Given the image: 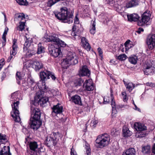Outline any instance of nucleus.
I'll list each match as a JSON object with an SVG mask.
<instances>
[{"instance_id": "58", "label": "nucleus", "mask_w": 155, "mask_h": 155, "mask_svg": "<svg viewBox=\"0 0 155 155\" xmlns=\"http://www.w3.org/2000/svg\"><path fill=\"white\" fill-rule=\"evenodd\" d=\"M35 54V53L33 52H30L29 53V52H28V53H27L26 56L28 58H30L32 55H34Z\"/></svg>"}, {"instance_id": "60", "label": "nucleus", "mask_w": 155, "mask_h": 155, "mask_svg": "<svg viewBox=\"0 0 155 155\" xmlns=\"http://www.w3.org/2000/svg\"><path fill=\"white\" fill-rule=\"evenodd\" d=\"M74 23L76 24H78L79 23V19L78 18L77 15L75 16V18L74 19Z\"/></svg>"}, {"instance_id": "19", "label": "nucleus", "mask_w": 155, "mask_h": 155, "mask_svg": "<svg viewBox=\"0 0 155 155\" xmlns=\"http://www.w3.org/2000/svg\"><path fill=\"white\" fill-rule=\"evenodd\" d=\"M0 155H12L10 152L9 146H3L0 151Z\"/></svg>"}, {"instance_id": "11", "label": "nucleus", "mask_w": 155, "mask_h": 155, "mask_svg": "<svg viewBox=\"0 0 155 155\" xmlns=\"http://www.w3.org/2000/svg\"><path fill=\"white\" fill-rule=\"evenodd\" d=\"M144 74L147 75L153 74L155 71V66L150 62L146 64V67L143 70Z\"/></svg>"}, {"instance_id": "55", "label": "nucleus", "mask_w": 155, "mask_h": 155, "mask_svg": "<svg viewBox=\"0 0 155 155\" xmlns=\"http://www.w3.org/2000/svg\"><path fill=\"white\" fill-rule=\"evenodd\" d=\"M71 155H78L76 152L75 150L73 148V146H72V148L71 149Z\"/></svg>"}, {"instance_id": "3", "label": "nucleus", "mask_w": 155, "mask_h": 155, "mask_svg": "<svg viewBox=\"0 0 155 155\" xmlns=\"http://www.w3.org/2000/svg\"><path fill=\"white\" fill-rule=\"evenodd\" d=\"M110 136L107 134H104L98 136L95 141L97 147L103 148L107 146L110 143Z\"/></svg>"}, {"instance_id": "8", "label": "nucleus", "mask_w": 155, "mask_h": 155, "mask_svg": "<svg viewBox=\"0 0 155 155\" xmlns=\"http://www.w3.org/2000/svg\"><path fill=\"white\" fill-rule=\"evenodd\" d=\"M30 150L28 152L30 155H40V150L38 148V145L36 142H31L30 143Z\"/></svg>"}, {"instance_id": "53", "label": "nucleus", "mask_w": 155, "mask_h": 155, "mask_svg": "<svg viewBox=\"0 0 155 155\" xmlns=\"http://www.w3.org/2000/svg\"><path fill=\"white\" fill-rule=\"evenodd\" d=\"M110 100L108 97H104V104H106L109 103Z\"/></svg>"}, {"instance_id": "24", "label": "nucleus", "mask_w": 155, "mask_h": 155, "mask_svg": "<svg viewBox=\"0 0 155 155\" xmlns=\"http://www.w3.org/2000/svg\"><path fill=\"white\" fill-rule=\"evenodd\" d=\"M33 66L36 71H38L43 67L42 63L40 61L36 60L34 61Z\"/></svg>"}, {"instance_id": "1", "label": "nucleus", "mask_w": 155, "mask_h": 155, "mask_svg": "<svg viewBox=\"0 0 155 155\" xmlns=\"http://www.w3.org/2000/svg\"><path fill=\"white\" fill-rule=\"evenodd\" d=\"M43 92H37L34 97V100L30 102L31 117L29 122L30 127L34 131L37 130L42 125V120L40 117L41 113L38 108L35 107L40 104L41 106L44 107L46 105L48 101V97H44Z\"/></svg>"}, {"instance_id": "14", "label": "nucleus", "mask_w": 155, "mask_h": 155, "mask_svg": "<svg viewBox=\"0 0 155 155\" xmlns=\"http://www.w3.org/2000/svg\"><path fill=\"white\" fill-rule=\"evenodd\" d=\"M53 135L50 137V138L49 139V142H50V143L52 142L53 143L54 146L56 145L61 134L59 132L53 133Z\"/></svg>"}, {"instance_id": "41", "label": "nucleus", "mask_w": 155, "mask_h": 155, "mask_svg": "<svg viewBox=\"0 0 155 155\" xmlns=\"http://www.w3.org/2000/svg\"><path fill=\"white\" fill-rule=\"evenodd\" d=\"M20 5H27L28 3L26 0H15Z\"/></svg>"}, {"instance_id": "64", "label": "nucleus", "mask_w": 155, "mask_h": 155, "mask_svg": "<svg viewBox=\"0 0 155 155\" xmlns=\"http://www.w3.org/2000/svg\"><path fill=\"white\" fill-rule=\"evenodd\" d=\"M152 152L153 153L155 154V144L153 145L152 148Z\"/></svg>"}, {"instance_id": "34", "label": "nucleus", "mask_w": 155, "mask_h": 155, "mask_svg": "<svg viewBox=\"0 0 155 155\" xmlns=\"http://www.w3.org/2000/svg\"><path fill=\"white\" fill-rule=\"evenodd\" d=\"M142 151L144 154H150V146L147 145L142 148Z\"/></svg>"}, {"instance_id": "16", "label": "nucleus", "mask_w": 155, "mask_h": 155, "mask_svg": "<svg viewBox=\"0 0 155 155\" xmlns=\"http://www.w3.org/2000/svg\"><path fill=\"white\" fill-rule=\"evenodd\" d=\"M17 40L15 39H14L13 40L12 43L13 45L12 46V50L11 51L10 53L11 55L15 56L16 54L17 53V48H18L17 45L16 44Z\"/></svg>"}, {"instance_id": "2", "label": "nucleus", "mask_w": 155, "mask_h": 155, "mask_svg": "<svg viewBox=\"0 0 155 155\" xmlns=\"http://www.w3.org/2000/svg\"><path fill=\"white\" fill-rule=\"evenodd\" d=\"M54 13L55 17L62 22L70 24L73 21L74 12L66 7L61 8L59 12L55 11Z\"/></svg>"}, {"instance_id": "30", "label": "nucleus", "mask_w": 155, "mask_h": 155, "mask_svg": "<svg viewBox=\"0 0 155 155\" xmlns=\"http://www.w3.org/2000/svg\"><path fill=\"white\" fill-rule=\"evenodd\" d=\"M107 3L110 4L111 6L119 9L120 7L117 4V2H115L113 0H106Z\"/></svg>"}, {"instance_id": "33", "label": "nucleus", "mask_w": 155, "mask_h": 155, "mask_svg": "<svg viewBox=\"0 0 155 155\" xmlns=\"http://www.w3.org/2000/svg\"><path fill=\"white\" fill-rule=\"evenodd\" d=\"M110 100L111 101V105L112 107V113L116 114L117 113V110L116 109V103L114 100V98L112 99L111 98Z\"/></svg>"}, {"instance_id": "47", "label": "nucleus", "mask_w": 155, "mask_h": 155, "mask_svg": "<svg viewBox=\"0 0 155 155\" xmlns=\"http://www.w3.org/2000/svg\"><path fill=\"white\" fill-rule=\"evenodd\" d=\"M98 122L97 120L95 119L91 121L90 123V125L93 128L95 127Z\"/></svg>"}, {"instance_id": "21", "label": "nucleus", "mask_w": 155, "mask_h": 155, "mask_svg": "<svg viewBox=\"0 0 155 155\" xmlns=\"http://www.w3.org/2000/svg\"><path fill=\"white\" fill-rule=\"evenodd\" d=\"M81 41L82 45L84 48L87 51H90L91 48V46L88 43L87 39L85 37H83L81 39Z\"/></svg>"}, {"instance_id": "40", "label": "nucleus", "mask_w": 155, "mask_h": 155, "mask_svg": "<svg viewBox=\"0 0 155 155\" xmlns=\"http://www.w3.org/2000/svg\"><path fill=\"white\" fill-rule=\"evenodd\" d=\"M16 77L18 84H20V81L22 79V77L21 76L20 73L17 72L16 74Z\"/></svg>"}, {"instance_id": "25", "label": "nucleus", "mask_w": 155, "mask_h": 155, "mask_svg": "<svg viewBox=\"0 0 155 155\" xmlns=\"http://www.w3.org/2000/svg\"><path fill=\"white\" fill-rule=\"evenodd\" d=\"M127 17L128 21H138L139 17L136 14H131L130 15H127Z\"/></svg>"}, {"instance_id": "7", "label": "nucleus", "mask_w": 155, "mask_h": 155, "mask_svg": "<svg viewBox=\"0 0 155 155\" xmlns=\"http://www.w3.org/2000/svg\"><path fill=\"white\" fill-rule=\"evenodd\" d=\"M150 16L151 14L150 11L147 10L145 11L142 15L141 19L138 21L137 25L140 26H144L150 20Z\"/></svg>"}, {"instance_id": "18", "label": "nucleus", "mask_w": 155, "mask_h": 155, "mask_svg": "<svg viewBox=\"0 0 155 155\" xmlns=\"http://www.w3.org/2000/svg\"><path fill=\"white\" fill-rule=\"evenodd\" d=\"M139 5L138 0H130L126 3V6L127 8L136 7Z\"/></svg>"}, {"instance_id": "23", "label": "nucleus", "mask_w": 155, "mask_h": 155, "mask_svg": "<svg viewBox=\"0 0 155 155\" xmlns=\"http://www.w3.org/2000/svg\"><path fill=\"white\" fill-rule=\"evenodd\" d=\"M81 41L82 45L84 48L87 51H90L91 48V46L88 43L87 39L85 37H83L81 39Z\"/></svg>"}, {"instance_id": "48", "label": "nucleus", "mask_w": 155, "mask_h": 155, "mask_svg": "<svg viewBox=\"0 0 155 155\" xmlns=\"http://www.w3.org/2000/svg\"><path fill=\"white\" fill-rule=\"evenodd\" d=\"M130 40H127L126 42L125 43L124 45L126 48H129L132 47L131 46H130L131 44L130 43ZM127 48H126V49H127Z\"/></svg>"}, {"instance_id": "44", "label": "nucleus", "mask_w": 155, "mask_h": 155, "mask_svg": "<svg viewBox=\"0 0 155 155\" xmlns=\"http://www.w3.org/2000/svg\"><path fill=\"white\" fill-rule=\"evenodd\" d=\"M7 35L3 34L2 36V38L3 39V41L2 42V45H0L1 47H4L6 45V36Z\"/></svg>"}, {"instance_id": "37", "label": "nucleus", "mask_w": 155, "mask_h": 155, "mask_svg": "<svg viewBox=\"0 0 155 155\" xmlns=\"http://www.w3.org/2000/svg\"><path fill=\"white\" fill-rule=\"evenodd\" d=\"M25 22L21 21L19 22V25L17 27L16 29L19 31H22L25 28Z\"/></svg>"}, {"instance_id": "27", "label": "nucleus", "mask_w": 155, "mask_h": 155, "mask_svg": "<svg viewBox=\"0 0 155 155\" xmlns=\"http://www.w3.org/2000/svg\"><path fill=\"white\" fill-rule=\"evenodd\" d=\"M123 136L126 137L130 136L132 134V132L130 131L128 128L125 127H123Z\"/></svg>"}, {"instance_id": "57", "label": "nucleus", "mask_w": 155, "mask_h": 155, "mask_svg": "<svg viewBox=\"0 0 155 155\" xmlns=\"http://www.w3.org/2000/svg\"><path fill=\"white\" fill-rule=\"evenodd\" d=\"M28 82L30 84H31V85H32L33 84H36V83L34 81L33 79H31V78H29L28 79Z\"/></svg>"}, {"instance_id": "26", "label": "nucleus", "mask_w": 155, "mask_h": 155, "mask_svg": "<svg viewBox=\"0 0 155 155\" xmlns=\"http://www.w3.org/2000/svg\"><path fill=\"white\" fill-rule=\"evenodd\" d=\"M136 151L133 148H130L123 153L122 155H135Z\"/></svg>"}, {"instance_id": "28", "label": "nucleus", "mask_w": 155, "mask_h": 155, "mask_svg": "<svg viewBox=\"0 0 155 155\" xmlns=\"http://www.w3.org/2000/svg\"><path fill=\"white\" fill-rule=\"evenodd\" d=\"M25 43L24 45L23 48L24 51H26L28 49V48L29 47L30 45V43H31V38H27L26 37H25Z\"/></svg>"}, {"instance_id": "61", "label": "nucleus", "mask_w": 155, "mask_h": 155, "mask_svg": "<svg viewBox=\"0 0 155 155\" xmlns=\"http://www.w3.org/2000/svg\"><path fill=\"white\" fill-rule=\"evenodd\" d=\"M143 28H138V30L136 31V32L138 33V34H140L141 32H143Z\"/></svg>"}, {"instance_id": "22", "label": "nucleus", "mask_w": 155, "mask_h": 155, "mask_svg": "<svg viewBox=\"0 0 155 155\" xmlns=\"http://www.w3.org/2000/svg\"><path fill=\"white\" fill-rule=\"evenodd\" d=\"M81 41L82 45L84 48L87 51H90L91 48V46L88 43L87 39L85 37H83L81 39Z\"/></svg>"}, {"instance_id": "12", "label": "nucleus", "mask_w": 155, "mask_h": 155, "mask_svg": "<svg viewBox=\"0 0 155 155\" xmlns=\"http://www.w3.org/2000/svg\"><path fill=\"white\" fill-rule=\"evenodd\" d=\"M84 87V91H90L94 90V86L93 83L91 79L87 80L83 84Z\"/></svg>"}, {"instance_id": "51", "label": "nucleus", "mask_w": 155, "mask_h": 155, "mask_svg": "<svg viewBox=\"0 0 155 155\" xmlns=\"http://www.w3.org/2000/svg\"><path fill=\"white\" fill-rule=\"evenodd\" d=\"M49 77H50L54 81L56 79V78L54 75V74L50 71H49Z\"/></svg>"}, {"instance_id": "59", "label": "nucleus", "mask_w": 155, "mask_h": 155, "mask_svg": "<svg viewBox=\"0 0 155 155\" xmlns=\"http://www.w3.org/2000/svg\"><path fill=\"white\" fill-rule=\"evenodd\" d=\"M44 144L46 145L47 147H48V137L47 136L44 141Z\"/></svg>"}, {"instance_id": "17", "label": "nucleus", "mask_w": 155, "mask_h": 155, "mask_svg": "<svg viewBox=\"0 0 155 155\" xmlns=\"http://www.w3.org/2000/svg\"><path fill=\"white\" fill-rule=\"evenodd\" d=\"M60 104H58L56 105H54L52 108L53 111L52 113H54L56 114H60L63 112V107L60 106Z\"/></svg>"}, {"instance_id": "15", "label": "nucleus", "mask_w": 155, "mask_h": 155, "mask_svg": "<svg viewBox=\"0 0 155 155\" xmlns=\"http://www.w3.org/2000/svg\"><path fill=\"white\" fill-rule=\"evenodd\" d=\"M134 128L137 131H142L147 130V127L140 123H136L134 124Z\"/></svg>"}, {"instance_id": "36", "label": "nucleus", "mask_w": 155, "mask_h": 155, "mask_svg": "<svg viewBox=\"0 0 155 155\" xmlns=\"http://www.w3.org/2000/svg\"><path fill=\"white\" fill-rule=\"evenodd\" d=\"M91 22V24H92V26L91 27V28L90 31L91 34L94 35L96 32V22L95 21H92Z\"/></svg>"}, {"instance_id": "62", "label": "nucleus", "mask_w": 155, "mask_h": 155, "mask_svg": "<svg viewBox=\"0 0 155 155\" xmlns=\"http://www.w3.org/2000/svg\"><path fill=\"white\" fill-rule=\"evenodd\" d=\"M97 51L98 52L100 56H101L103 53L102 49L101 48H99L97 49Z\"/></svg>"}, {"instance_id": "4", "label": "nucleus", "mask_w": 155, "mask_h": 155, "mask_svg": "<svg viewBox=\"0 0 155 155\" xmlns=\"http://www.w3.org/2000/svg\"><path fill=\"white\" fill-rule=\"evenodd\" d=\"M78 63V58L74 53L69 52L65 60H64L62 64L66 65L68 67L71 65H75Z\"/></svg>"}, {"instance_id": "49", "label": "nucleus", "mask_w": 155, "mask_h": 155, "mask_svg": "<svg viewBox=\"0 0 155 155\" xmlns=\"http://www.w3.org/2000/svg\"><path fill=\"white\" fill-rule=\"evenodd\" d=\"M123 98V101H126L128 99V97H127V93L126 91L122 92L121 93Z\"/></svg>"}, {"instance_id": "50", "label": "nucleus", "mask_w": 155, "mask_h": 155, "mask_svg": "<svg viewBox=\"0 0 155 155\" xmlns=\"http://www.w3.org/2000/svg\"><path fill=\"white\" fill-rule=\"evenodd\" d=\"M61 0H49V7H51L52 5Z\"/></svg>"}, {"instance_id": "35", "label": "nucleus", "mask_w": 155, "mask_h": 155, "mask_svg": "<svg viewBox=\"0 0 155 155\" xmlns=\"http://www.w3.org/2000/svg\"><path fill=\"white\" fill-rule=\"evenodd\" d=\"M125 87L128 91L130 92L134 88L135 85L133 83L129 82L126 85Z\"/></svg>"}, {"instance_id": "56", "label": "nucleus", "mask_w": 155, "mask_h": 155, "mask_svg": "<svg viewBox=\"0 0 155 155\" xmlns=\"http://www.w3.org/2000/svg\"><path fill=\"white\" fill-rule=\"evenodd\" d=\"M75 28V26H73V28H72V29H73V31L72 32L71 35L72 36H78L79 35H77V33L75 32L74 31H75L74 29Z\"/></svg>"}, {"instance_id": "9", "label": "nucleus", "mask_w": 155, "mask_h": 155, "mask_svg": "<svg viewBox=\"0 0 155 155\" xmlns=\"http://www.w3.org/2000/svg\"><path fill=\"white\" fill-rule=\"evenodd\" d=\"M146 43L148 48L150 50L153 49L155 46V35L150 34L147 37Z\"/></svg>"}, {"instance_id": "6", "label": "nucleus", "mask_w": 155, "mask_h": 155, "mask_svg": "<svg viewBox=\"0 0 155 155\" xmlns=\"http://www.w3.org/2000/svg\"><path fill=\"white\" fill-rule=\"evenodd\" d=\"M19 103V101H17L16 102L14 103L13 105H12L13 111L11 113V116L14 119V120L18 122L20 121V118L19 116V111L18 110Z\"/></svg>"}, {"instance_id": "52", "label": "nucleus", "mask_w": 155, "mask_h": 155, "mask_svg": "<svg viewBox=\"0 0 155 155\" xmlns=\"http://www.w3.org/2000/svg\"><path fill=\"white\" fill-rule=\"evenodd\" d=\"M47 34H45L44 37L42 38V40L44 42H48V37Z\"/></svg>"}, {"instance_id": "20", "label": "nucleus", "mask_w": 155, "mask_h": 155, "mask_svg": "<svg viewBox=\"0 0 155 155\" xmlns=\"http://www.w3.org/2000/svg\"><path fill=\"white\" fill-rule=\"evenodd\" d=\"M71 100L73 102L76 104L79 105H82V102L81 97L78 95L72 96L71 98Z\"/></svg>"}, {"instance_id": "31", "label": "nucleus", "mask_w": 155, "mask_h": 155, "mask_svg": "<svg viewBox=\"0 0 155 155\" xmlns=\"http://www.w3.org/2000/svg\"><path fill=\"white\" fill-rule=\"evenodd\" d=\"M8 142V139L6 136L5 134H3L0 133V146L1 144L4 143L5 142Z\"/></svg>"}, {"instance_id": "46", "label": "nucleus", "mask_w": 155, "mask_h": 155, "mask_svg": "<svg viewBox=\"0 0 155 155\" xmlns=\"http://www.w3.org/2000/svg\"><path fill=\"white\" fill-rule=\"evenodd\" d=\"M126 55L124 54H121L117 57V59L120 61H124L126 59Z\"/></svg>"}, {"instance_id": "38", "label": "nucleus", "mask_w": 155, "mask_h": 155, "mask_svg": "<svg viewBox=\"0 0 155 155\" xmlns=\"http://www.w3.org/2000/svg\"><path fill=\"white\" fill-rule=\"evenodd\" d=\"M84 80L81 78L76 79L74 81V84L76 86H80L83 83Z\"/></svg>"}, {"instance_id": "42", "label": "nucleus", "mask_w": 155, "mask_h": 155, "mask_svg": "<svg viewBox=\"0 0 155 155\" xmlns=\"http://www.w3.org/2000/svg\"><path fill=\"white\" fill-rule=\"evenodd\" d=\"M85 149L86 150V152L87 155H91V149L90 148V146L88 144L85 145Z\"/></svg>"}, {"instance_id": "29", "label": "nucleus", "mask_w": 155, "mask_h": 155, "mask_svg": "<svg viewBox=\"0 0 155 155\" xmlns=\"http://www.w3.org/2000/svg\"><path fill=\"white\" fill-rule=\"evenodd\" d=\"M128 60L131 64H135L137 63L138 58L137 56L135 55H133L130 56Z\"/></svg>"}, {"instance_id": "63", "label": "nucleus", "mask_w": 155, "mask_h": 155, "mask_svg": "<svg viewBox=\"0 0 155 155\" xmlns=\"http://www.w3.org/2000/svg\"><path fill=\"white\" fill-rule=\"evenodd\" d=\"M13 55L12 56L11 54V55L10 56H9L8 57V59L7 60V61L8 62H10L12 59L13 58Z\"/></svg>"}, {"instance_id": "43", "label": "nucleus", "mask_w": 155, "mask_h": 155, "mask_svg": "<svg viewBox=\"0 0 155 155\" xmlns=\"http://www.w3.org/2000/svg\"><path fill=\"white\" fill-rule=\"evenodd\" d=\"M56 44H57L58 46L63 47H65L66 45V44L64 41L60 40L59 39Z\"/></svg>"}, {"instance_id": "39", "label": "nucleus", "mask_w": 155, "mask_h": 155, "mask_svg": "<svg viewBox=\"0 0 155 155\" xmlns=\"http://www.w3.org/2000/svg\"><path fill=\"white\" fill-rule=\"evenodd\" d=\"M44 48L41 45V44L39 43L38 45V51L37 52L38 54H39L44 52Z\"/></svg>"}, {"instance_id": "54", "label": "nucleus", "mask_w": 155, "mask_h": 155, "mask_svg": "<svg viewBox=\"0 0 155 155\" xmlns=\"http://www.w3.org/2000/svg\"><path fill=\"white\" fill-rule=\"evenodd\" d=\"M147 86H150L152 87H155V83L152 82H147L146 83Z\"/></svg>"}, {"instance_id": "10", "label": "nucleus", "mask_w": 155, "mask_h": 155, "mask_svg": "<svg viewBox=\"0 0 155 155\" xmlns=\"http://www.w3.org/2000/svg\"><path fill=\"white\" fill-rule=\"evenodd\" d=\"M51 49L49 50L51 55L55 58L61 57L62 56V53L60 48H55L51 45L50 46Z\"/></svg>"}, {"instance_id": "45", "label": "nucleus", "mask_w": 155, "mask_h": 155, "mask_svg": "<svg viewBox=\"0 0 155 155\" xmlns=\"http://www.w3.org/2000/svg\"><path fill=\"white\" fill-rule=\"evenodd\" d=\"M17 18L19 20H22L25 18V14L23 13H20L17 15Z\"/></svg>"}, {"instance_id": "32", "label": "nucleus", "mask_w": 155, "mask_h": 155, "mask_svg": "<svg viewBox=\"0 0 155 155\" xmlns=\"http://www.w3.org/2000/svg\"><path fill=\"white\" fill-rule=\"evenodd\" d=\"M59 38L56 34H54L51 35H49V42H53L56 43L58 40Z\"/></svg>"}, {"instance_id": "13", "label": "nucleus", "mask_w": 155, "mask_h": 155, "mask_svg": "<svg viewBox=\"0 0 155 155\" xmlns=\"http://www.w3.org/2000/svg\"><path fill=\"white\" fill-rule=\"evenodd\" d=\"M80 76H86L89 77L91 74V71L86 65L83 66L80 69L79 73Z\"/></svg>"}, {"instance_id": "5", "label": "nucleus", "mask_w": 155, "mask_h": 155, "mask_svg": "<svg viewBox=\"0 0 155 155\" xmlns=\"http://www.w3.org/2000/svg\"><path fill=\"white\" fill-rule=\"evenodd\" d=\"M40 77L41 80L42 81V87H41V88H39L40 91L38 92H43V93L42 95L45 92H46L48 89V87L46 85V81H47L48 79V71H45L41 72L40 73Z\"/></svg>"}]
</instances>
